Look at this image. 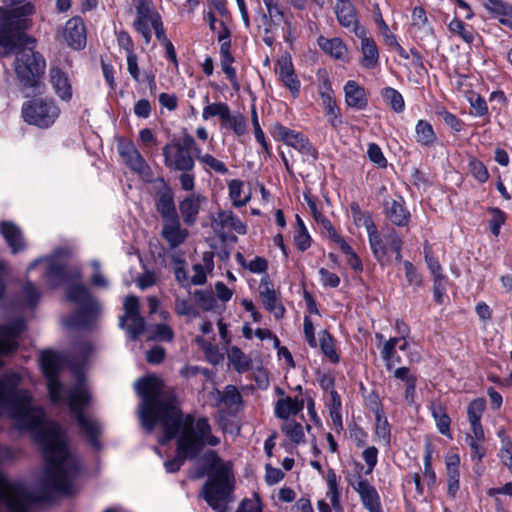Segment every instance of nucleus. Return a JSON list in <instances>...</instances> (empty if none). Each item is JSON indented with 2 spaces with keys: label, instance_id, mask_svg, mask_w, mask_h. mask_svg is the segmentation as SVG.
Masks as SVG:
<instances>
[{
  "label": "nucleus",
  "instance_id": "5fc2aeb1",
  "mask_svg": "<svg viewBox=\"0 0 512 512\" xmlns=\"http://www.w3.org/2000/svg\"><path fill=\"white\" fill-rule=\"evenodd\" d=\"M375 433L377 438L384 444L388 445L390 442V426L383 415V412L380 410L376 411V427Z\"/></svg>",
  "mask_w": 512,
  "mask_h": 512
},
{
  "label": "nucleus",
  "instance_id": "f3484780",
  "mask_svg": "<svg viewBox=\"0 0 512 512\" xmlns=\"http://www.w3.org/2000/svg\"><path fill=\"white\" fill-rule=\"evenodd\" d=\"M384 237L385 241L380 237L377 229H374V231H371L368 234L370 247L372 249L374 256L378 260H382L387 253V246H389L392 250L396 252L397 258H400L401 243L397 235L394 232H392Z\"/></svg>",
  "mask_w": 512,
  "mask_h": 512
},
{
  "label": "nucleus",
  "instance_id": "69168bd1",
  "mask_svg": "<svg viewBox=\"0 0 512 512\" xmlns=\"http://www.w3.org/2000/svg\"><path fill=\"white\" fill-rule=\"evenodd\" d=\"M367 156L369 160L375 164L378 168H386L387 167V159L384 156L381 148L375 144L370 143L367 149Z\"/></svg>",
  "mask_w": 512,
  "mask_h": 512
},
{
  "label": "nucleus",
  "instance_id": "8fccbe9b",
  "mask_svg": "<svg viewBox=\"0 0 512 512\" xmlns=\"http://www.w3.org/2000/svg\"><path fill=\"white\" fill-rule=\"evenodd\" d=\"M351 216L355 225L358 227H364L367 234L376 229L370 214L362 212L356 204L351 205Z\"/></svg>",
  "mask_w": 512,
  "mask_h": 512
},
{
  "label": "nucleus",
  "instance_id": "9d476101",
  "mask_svg": "<svg viewBox=\"0 0 512 512\" xmlns=\"http://www.w3.org/2000/svg\"><path fill=\"white\" fill-rule=\"evenodd\" d=\"M161 23V17L153 3L150 0H138L133 27L141 35L146 44H149L152 39V30Z\"/></svg>",
  "mask_w": 512,
  "mask_h": 512
},
{
  "label": "nucleus",
  "instance_id": "49530a36",
  "mask_svg": "<svg viewBox=\"0 0 512 512\" xmlns=\"http://www.w3.org/2000/svg\"><path fill=\"white\" fill-rule=\"evenodd\" d=\"M157 210L165 221L177 218L173 196L169 192L160 195L157 201Z\"/></svg>",
  "mask_w": 512,
  "mask_h": 512
},
{
  "label": "nucleus",
  "instance_id": "37998d69",
  "mask_svg": "<svg viewBox=\"0 0 512 512\" xmlns=\"http://www.w3.org/2000/svg\"><path fill=\"white\" fill-rule=\"evenodd\" d=\"M221 126L224 129L232 130L237 136H242L247 131L245 117L240 113L232 114L231 111H229L228 116L224 119Z\"/></svg>",
  "mask_w": 512,
  "mask_h": 512
},
{
  "label": "nucleus",
  "instance_id": "bf43d9fd",
  "mask_svg": "<svg viewBox=\"0 0 512 512\" xmlns=\"http://www.w3.org/2000/svg\"><path fill=\"white\" fill-rule=\"evenodd\" d=\"M327 406L334 424L341 425V400L335 390L329 392Z\"/></svg>",
  "mask_w": 512,
  "mask_h": 512
},
{
  "label": "nucleus",
  "instance_id": "a19ab883",
  "mask_svg": "<svg viewBox=\"0 0 512 512\" xmlns=\"http://www.w3.org/2000/svg\"><path fill=\"white\" fill-rule=\"evenodd\" d=\"M484 5L491 15L502 23H505L506 18H512V5L502 0H486Z\"/></svg>",
  "mask_w": 512,
  "mask_h": 512
},
{
  "label": "nucleus",
  "instance_id": "79ce46f5",
  "mask_svg": "<svg viewBox=\"0 0 512 512\" xmlns=\"http://www.w3.org/2000/svg\"><path fill=\"white\" fill-rule=\"evenodd\" d=\"M431 414L436 422V426L439 432L445 436L450 435V417L446 413L444 407L441 404L432 403L430 406Z\"/></svg>",
  "mask_w": 512,
  "mask_h": 512
},
{
  "label": "nucleus",
  "instance_id": "6e6d98bb",
  "mask_svg": "<svg viewBox=\"0 0 512 512\" xmlns=\"http://www.w3.org/2000/svg\"><path fill=\"white\" fill-rule=\"evenodd\" d=\"M228 359L238 372H244L249 368V358L237 347L228 350Z\"/></svg>",
  "mask_w": 512,
  "mask_h": 512
},
{
  "label": "nucleus",
  "instance_id": "4c0bfd02",
  "mask_svg": "<svg viewBox=\"0 0 512 512\" xmlns=\"http://www.w3.org/2000/svg\"><path fill=\"white\" fill-rule=\"evenodd\" d=\"M416 141L422 146H432L437 140L432 125L426 120H419L415 126Z\"/></svg>",
  "mask_w": 512,
  "mask_h": 512
},
{
  "label": "nucleus",
  "instance_id": "4be33fe9",
  "mask_svg": "<svg viewBox=\"0 0 512 512\" xmlns=\"http://www.w3.org/2000/svg\"><path fill=\"white\" fill-rule=\"evenodd\" d=\"M259 295L264 307L276 318L284 315L285 309L279 302L277 294L267 277L262 278L259 284Z\"/></svg>",
  "mask_w": 512,
  "mask_h": 512
},
{
  "label": "nucleus",
  "instance_id": "338daca9",
  "mask_svg": "<svg viewBox=\"0 0 512 512\" xmlns=\"http://www.w3.org/2000/svg\"><path fill=\"white\" fill-rule=\"evenodd\" d=\"M499 458L501 462L512 473V442L506 438L502 439L501 447L499 450Z\"/></svg>",
  "mask_w": 512,
  "mask_h": 512
},
{
  "label": "nucleus",
  "instance_id": "3c124183",
  "mask_svg": "<svg viewBox=\"0 0 512 512\" xmlns=\"http://www.w3.org/2000/svg\"><path fill=\"white\" fill-rule=\"evenodd\" d=\"M448 28L451 33L458 35L466 43H472L475 38L473 29L464 24L458 18L452 19L448 25Z\"/></svg>",
  "mask_w": 512,
  "mask_h": 512
},
{
  "label": "nucleus",
  "instance_id": "c03bdc74",
  "mask_svg": "<svg viewBox=\"0 0 512 512\" xmlns=\"http://www.w3.org/2000/svg\"><path fill=\"white\" fill-rule=\"evenodd\" d=\"M384 102L391 107L396 113H401L405 109V102L401 93L392 88L385 87L381 91Z\"/></svg>",
  "mask_w": 512,
  "mask_h": 512
},
{
  "label": "nucleus",
  "instance_id": "f8f14e48",
  "mask_svg": "<svg viewBox=\"0 0 512 512\" xmlns=\"http://www.w3.org/2000/svg\"><path fill=\"white\" fill-rule=\"evenodd\" d=\"M117 150L131 170L138 173L144 180H151V169L132 141L120 138L117 142Z\"/></svg>",
  "mask_w": 512,
  "mask_h": 512
},
{
  "label": "nucleus",
  "instance_id": "ea45409f",
  "mask_svg": "<svg viewBox=\"0 0 512 512\" xmlns=\"http://www.w3.org/2000/svg\"><path fill=\"white\" fill-rule=\"evenodd\" d=\"M244 183L241 180L233 179L228 183L229 197L236 207L246 205L251 198V192H244Z\"/></svg>",
  "mask_w": 512,
  "mask_h": 512
},
{
  "label": "nucleus",
  "instance_id": "cd10ccee",
  "mask_svg": "<svg viewBox=\"0 0 512 512\" xmlns=\"http://www.w3.org/2000/svg\"><path fill=\"white\" fill-rule=\"evenodd\" d=\"M304 408L303 399H299L298 397H289L285 396L280 399L275 404L274 413L277 418L287 420L297 415Z\"/></svg>",
  "mask_w": 512,
  "mask_h": 512
},
{
  "label": "nucleus",
  "instance_id": "ddd939ff",
  "mask_svg": "<svg viewBox=\"0 0 512 512\" xmlns=\"http://www.w3.org/2000/svg\"><path fill=\"white\" fill-rule=\"evenodd\" d=\"M124 316L120 317V325L126 326L127 333L135 340L145 329L144 318L139 314V300L136 296H127L124 300Z\"/></svg>",
  "mask_w": 512,
  "mask_h": 512
},
{
  "label": "nucleus",
  "instance_id": "5701e85b",
  "mask_svg": "<svg viewBox=\"0 0 512 512\" xmlns=\"http://www.w3.org/2000/svg\"><path fill=\"white\" fill-rule=\"evenodd\" d=\"M277 75L279 80L287 87L294 97L298 96L300 91V81L298 80L292 61L289 57H282L277 62Z\"/></svg>",
  "mask_w": 512,
  "mask_h": 512
},
{
  "label": "nucleus",
  "instance_id": "c9c22d12",
  "mask_svg": "<svg viewBox=\"0 0 512 512\" xmlns=\"http://www.w3.org/2000/svg\"><path fill=\"white\" fill-rule=\"evenodd\" d=\"M326 482L328 486L327 498L335 512H341L342 507L340 503V489L338 485V478L334 470L330 469L326 475Z\"/></svg>",
  "mask_w": 512,
  "mask_h": 512
},
{
  "label": "nucleus",
  "instance_id": "13d9d810",
  "mask_svg": "<svg viewBox=\"0 0 512 512\" xmlns=\"http://www.w3.org/2000/svg\"><path fill=\"white\" fill-rule=\"evenodd\" d=\"M319 338L320 347L324 355L328 357L332 362H338L339 357L335 350V345L332 337L326 331H322L319 334Z\"/></svg>",
  "mask_w": 512,
  "mask_h": 512
},
{
  "label": "nucleus",
  "instance_id": "603ef678",
  "mask_svg": "<svg viewBox=\"0 0 512 512\" xmlns=\"http://www.w3.org/2000/svg\"><path fill=\"white\" fill-rule=\"evenodd\" d=\"M297 229L294 235V243L296 247L301 250H307L311 245V237L305 227L303 220L296 215Z\"/></svg>",
  "mask_w": 512,
  "mask_h": 512
},
{
  "label": "nucleus",
  "instance_id": "aec40b11",
  "mask_svg": "<svg viewBox=\"0 0 512 512\" xmlns=\"http://www.w3.org/2000/svg\"><path fill=\"white\" fill-rule=\"evenodd\" d=\"M23 329L24 322L21 319L0 326V356L16 349L18 337Z\"/></svg>",
  "mask_w": 512,
  "mask_h": 512
},
{
  "label": "nucleus",
  "instance_id": "39448f33",
  "mask_svg": "<svg viewBox=\"0 0 512 512\" xmlns=\"http://www.w3.org/2000/svg\"><path fill=\"white\" fill-rule=\"evenodd\" d=\"M205 465L208 468V481L204 486V497L214 510L226 512L234 485L232 463L223 461L213 451L205 455Z\"/></svg>",
  "mask_w": 512,
  "mask_h": 512
},
{
  "label": "nucleus",
  "instance_id": "c85d7f7f",
  "mask_svg": "<svg viewBox=\"0 0 512 512\" xmlns=\"http://www.w3.org/2000/svg\"><path fill=\"white\" fill-rule=\"evenodd\" d=\"M345 103L352 108L362 110L367 106L365 89L356 81L349 80L344 85Z\"/></svg>",
  "mask_w": 512,
  "mask_h": 512
},
{
  "label": "nucleus",
  "instance_id": "f03ea898",
  "mask_svg": "<svg viewBox=\"0 0 512 512\" xmlns=\"http://www.w3.org/2000/svg\"><path fill=\"white\" fill-rule=\"evenodd\" d=\"M135 389L141 397L138 416L142 427L151 433L160 426L163 435L160 444L164 445L177 437L176 457L164 463L169 473L176 472L185 459L196 456L205 445L216 446L220 439L211 433L207 419L196 422L190 415L183 416L175 401L164 391L162 380L156 375H148L135 383Z\"/></svg>",
  "mask_w": 512,
  "mask_h": 512
},
{
  "label": "nucleus",
  "instance_id": "c756f323",
  "mask_svg": "<svg viewBox=\"0 0 512 512\" xmlns=\"http://www.w3.org/2000/svg\"><path fill=\"white\" fill-rule=\"evenodd\" d=\"M320 98L328 122L333 127H337L341 124L340 112L334 99V92L329 85L325 84L324 88L320 91Z\"/></svg>",
  "mask_w": 512,
  "mask_h": 512
},
{
  "label": "nucleus",
  "instance_id": "f704fd0d",
  "mask_svg": "<svg viewBox=\"0 0 512 512\" xmlns=\"http://www.w3.org/2000/svg\"><path fill=\"white\" fill-rule=\"evenodd\" d=\"M326 482L328 486L327 498L335 512H341L342 507L340 503V489L338 485V478L334 470L330 469L326 475Z\"/></svg>",
  "mask_w": 512,
  "mask_h": 512
},
{
  "label": "nucleus",
  "instance_id": "680f3d73",
  "mask_svg": "<svg viewBox=\"0 0 512 512\" xmlns=\"http://www.w3.org/2000/svg\"><path fill=\"white\" fill-rule=\"evenodd\" d=\"M261 2L264 4L267 15L272 22L279 23L283 20L284 14L279 0H261Z\"/></svg>",
  "mask_w": 512,
  "mask_h": 512
},
{
  "label": "nucleus",
  "instance_id": "774afa93",
  "mask_svg": "<svg viewBox=\"0 0 512 512\" xmlns=\"http://www.w3.org/2000/svg\"><path fill=\"white\" fill-rule=\"evenodd\" d=\"M237 512H262V503L257 494H254L251 498L244 499Z\"/></svg>",
  "mask_w": 512,
  "mask_h": 512
},
{
  "label": "nucleus",
  "instance_id": "a878e982",
  "mask_svg": "<svg viewBox=\"0 0 512 512\" xmlns=\"http://www.w3.org/2000/svg\"><path fill=\"white\" fill-rule=\"evenodd\" d=\"M317 44L320 49L335 60L347 61L348 48L341 38L319 36Z\"/></svg>",
  "mask_w": 512,
  "mask_h": 512
},
{
  "label": "nucleus",
  "instance_id": "0e129e2a",
  "mask_svg": "<svg viewBox=\"0 0 512 512\" xmlns=\"http://www.w3.org/2000/svg\"><path fill=\"white\" fill-rule=\"evenodd\" d=\"M324 227L327 229L328 237L333 241L342 252H350V245L345 239L333 228L328 220L322 219Z\"/></svg>",
  "mask_w": 512,
  "mask_h": 512
},
{
  "label": "nucleus",
  "instance_id": "6ab92c4d",
  "mask_svg": "<svg viewBox=\"0 0 512 512\" xmlns=\"http://www.w3.org/2000/svg\"><path fill=\"white\" fill-rule=\"evenodd\" d=\"M350 485L359 494L368 512H382L379 494L367 480L361 478L351 480Z\"/></svg>",
  "mask_w": 512,
  "mask_h": 512
},
{
  "label": "nucleus",
  "instance_id": "2f4dec72",
  "mask_svg": "<svg viewBox=\"0 0 512 512\" xmlns=\"http://www.w3.org/2000/svg\"><path fill=\"white\" fill-rule=\"evenodd\" d=\"M0 232L6 240L8 246L11 248L12 253L22 251L25 243L20 229L11 222H2L0 224Z\"/></svg>",
  "mask_w": 512,
  "mask_h": 512
},
{
  "label": "nucleus",
  "instance_id": "72a5a7b5",
  "mask_svg": "<svg viewBox=\"0 0 512 512\" xmlns=\"http://www.w3.org/2000/svg\"><path fill=\"white\" fill-rule=\"evenodd\" d=\"M386 215L395 225L404 226L408 223L409 213L401 201L388 200L385 203Z\"/></svg>",
  "mask_w": 512,
  "mask_h": 512
},
{
  "label": "nucleus",
  "instance_id": "20e7f679",
  "mask_svg": "<svg viewBox=\"0 0 512 512\" xmlns=\"http://www.w3.org/2000/svg\"><path fill=\"white\" fill-rule=\"evenodd\" d=\"M63 367L62 357L53 351L41 354V368L46 378L49 399L54 405H67L76 417L78 426L88 438L91 445L98 448L97 437L101 432L100 423L83 414L82 410L89 403L90 393L82 374L75 373V385L66 389L59 381V373Z\"/></svg>",
  "mask_w": 512,
  "mask_h": 512
},
{
  "label": "nucleus",
  "instance_id": "6e6552de",
  "mask_svg": "<svg viewBox=\"0 0 512 512\" xmlns=\"http://www.w3.org/2000/svg\"><path fill=\"white\" fill-rule=\"evenodd\" d=\"M68 250L57 249L48 257L39 258L28 266V272L35 268L43 270V279L48 287L54 289L68 281V273L66 271V258Z\"/></svg>",
  "mask_w": 512,
  "mask_h": 512
},
{
  "label": "nucleus",
  "instance_id": "473e14b6",
  "mask_svg": "<svg viewBox=\"0 0 512 512\" xmlns=\"http://www.w3.org/2000/svg\"><path fill=\"white\" fill-rule=\"evenodd\" d=\"M215 404L223 403L228 409H237L241 403V395L235 386L229 385L223 392L215 389L210 392Z\"/></svg>",
  "mask_w": 512,
  "mask_h": 512
},
{
  "label": "nucleus",
  "instance_id": "1a4fd4ad",
  "mask_svg": "<svg viewBox=\"0 0 512 512\" xmlns=\"http://www.w3.org/2000/svg\"><path fill=\"white\" fill-rule=\"evenodd\" d=\"M195 141L192 136H185L182 140H174L163 148L165 165L177 171H189L194 167V160L190 149Z\"/></svg>",
  "mask_w": 512,
  "mask_h": 512
},
{
  "label": "nucleus",
  "instance_id": "b1692460",
  "mask_svg": "<svg viewBox=\"0 0 512 512\" xmlns=\"http://www.w3.org/2000/svg\"><path fill=\"white\" fill-rule=\"evenodd\" d=\"M410 32L420 39L433 35V27L428 20L426 11L420 6L412 10Z\"/></svg>",
  "mask_w": 512,
  "mask_h": 512
},
{
  "label": "nucleus",
  "instance_id": "393cba45",
  "mask_svg": "<svg viewBox=\"0 0 512 512\" xmlns=\"http://www.w3.org/2000/svg\"><path fill=\"white\" fill-rule=\"evenodd\" d=\"M335 14L340 25L351 29L354 33L355 28H363L358 25L357 15L351 0H336Z\"/></svg>",
  "mask_w": 512,
  "mask_h": 512
},
{
  "label": "nucleus",
  "instance_id": "a18cd8bd",
  "mask_svg": "<svg viewBox=\"0 0 512 512\" xmlns=\"http://www.w3.org/2000/svg\"><path fill=\"white\" fill-rule=\"evenodd\" d=\"M229 111V106L224 102L208 103L203 108L202 118L207 121L213 117H218L222 124L224 119L228 116Z\"/></svg>",
  "mask_w": 512,
  "mask_h": 512
},
{
  "label": "nucleus",
  "instance_id": "7c9ffc66",
  "mask_svg": "<svg viewBox=\"0 0 512 512\" xmlns=\"http://www.w3.org/2000/svg\"><path fill=\"white\" fill-rule=\"evenodd\" d=\"M162 236L171 247H177L188 237V231L181 228L178 218H171L165 221L162 230Z\"/></svg>",
  "mask_w": 512,
  "mask_h": 512
},
{
  "label": "nucleus",
  "instance_id": "2eb2a0df",
  "mask_svg": "<svg viewBox=\"0 0 512 512\" xmlns=\"http://www.w3.org/2000/svg\"><path fill=\"white\" fill-rule=\"evenodd\" d=\"M274 136L304 155L311 156L314 159L317 157L315 149L302 133L282 125H276L274 127Z\"/></svg>",
  "mask_w": 512,
  "mask_h": 512
},
{
  "label": "nucleus",
  "instance_id": "a211bd4d",
  "mask_svg": "<svg viewBox=\"0 0 512 512\" xmlns=\"http://www.w3.org/2000/svg\"><path fill=\"white\" fill-rule=\"evenodd\" d=\"M399 350L409 349L408 357L411 362H417L420 360V354L417 351H411L408 346V342L403 338H390L387 340L381 350V356L385 362L387 369H392L396 364L400 363V358L393 360V355L396 354V347Z\"/></svg>",
  "mask_w": 512,
  "mask_h": 512
},
{
  "label": "nucleus",
  "instance_id": "9b49d317",
  "mask_svg": "<svg viewBox=\"0 0 512 512\" xmlns=\"http://www.w3.org/2000/svg\"><path fill=\"white\" fill-rule=\"evenodd\" d=\"M67 298L79 308L81 319L77 323L78 325L87 326L100 313V304L91 297L86 286L82 284L71 286L67 292Z\"/></svg>",
  "mask_w": 512,
  "mask_h": 512
},
{
  "label": "nucleus",
  "instance_id": "423d86ee",
  "mask_svg": "<svg viewBox=\"0 0 512 512\" xmlns=\"http://www.w3.org/2000/svg\"><path fill=\"white\" fill-rule=\"evenodd\" d=\"M42 498L23 483L9 480L0 473V512H29L31 505Z\"/></svg>",
  "mask_w": 512,
  "mask_h": 512
},
{
  "label": "nucleus",
  "instance_id": "4468645a",
  "mask_svg": "<svg viewBox=\"0 0 512 512\" xmlns=\"http://www.w3.org/2000/svg\"><path fill=\"white\" fill-rule=\"evenodd\" d=\"M355 35L360 41V65L365 69H375L379 65V50L375 40L367 35L365 28H355Z\"/></svg>",
  "mask_w": 512,
  "mask_h": 512
},
{
  "label": "nucleus",
  "instance_id": "052dcab7",
  "mask_svg": "<svg viewBox=\"0 0 512 512\" xmlns=\"http://www.w3.org/2000/svg\"><path fill=\"white\" fill-rule=\"evenodd\" d=\"M149 339L158 341H171L174 333L166 324H158L148 329Z\"/></svg>",
  "mask_w": 512,
  "mask_h": 512
},
{
  "label": "nucleus",
  "instance_id": "58836bf2",
  "mask_svg": "<svg viewBox=\"0 0 512 512\" xmlns=\"http://www.w3.org/2000/svg\"><path fill=\"white\" fill-rule=\"evenodd\" d=\"M40 297L41 293L36 285L31 281H27L20 291L19 302L24 308H33L39 302Z\"/></svg>",
  "mask_w": 512,
  "mask_h": 512
},
{
  "label": "nucleus",
  "instance_id": "0eeeda50",
  "mask_svg": "<svg viewBox=\"0 0 512 512\" xmlns=\"http://www.w3.org/2000/svg\"><path fill=\"white\" fill-rule=\"evenodd\" d=\"M21 113L29 125L46 129L56 122L61 110L51 98H34L23 104Z\"/></svg>",
  "mask_w": 512,
  "mask_h": 512
},
{
  "label": "nucleus",
  "instance_id": "864d4df0",
  "mask_svg": "<svg viewBox=\"0 0 512 512\" xmlns=\"http://www.w3.org/2000/svg\"><path fill=\"white\" fill-rule=\"evenodd\" d=\"M233 216L234 214L231 211H219L212 222L214 231L219 235H223L231 227Z\"/></svg>",
  "mask_w": 512,
  "mask_h": 512
},
{
  "label": "nucleus",
  "instance_id": "e2e57ef3",
  "mask_svg": "<svg viewBox=\"0 0 512 512\" xmlns=\"http://www.w3.org/2000/svg\"><path fill=\"white\" fill-rule=\"evenodd\" d=\"M486 402L482 398H478L470 402L467 408V415L469 423L480 422L482 414L485 410Z\"/></svg>",
  "mask_w": 512,
  "mask_h": 512
},
{
  "label": "nucleus",
  "instance_id": "e433bc0d",
  "mask_svg": "<svg viewBox=\"0 0 512 512\" xmlns=\"http://www.w3.org/2000/svg\"><path fill=\"white\" fill-rule=\"evenodd\" d=\"M205 20L209 23L210 29L217 34L220 46L224 43L230 45V32L226 26L224 18L217 19L212 12L205 15Z\"/></svg>",
  "mask_w": 512,
  "mask_h": 512
},
{
  "label": "nucleus",
  "instance_id": "4d7b16f0",
  "mask_svg": "<svg viewBox=\"0 0 512 512\" xmlns=\"http://www.w3.org/2000/svg\"><path fill=\"white\" fill-rule=\"evenodd\" d=\"M282 431L293 443H300L304 439V431L301 424L294 421H286L282 425Z\"/></svg>",
  "mask_w": 512,
  "mask_h": 512
},
{
  "label": "nucleus",
  "instance_id": "09e8293b",
  "mask_svg": "<svg viewBox=\"0 0 512 512\" xmlns=\"http://www.w3.org/2000/svg\"><path fill=\"white\" fill-rule=\"evenodd\" d=\"M204 265L202 264H194L193 265V275L191 277V283L193 285H202L206 282L207 271H211L213 268V263L211 256L205 255L203 258Z\"/></svg>",
  "mask_w": 512,
  "mask_h": 512
},
{
  "label": "nucleus",
  "instance_id": "f257e3e1",
  "mask_svg": "<svg viewBox=\"0 0 512 512\" xmlns=\"http://www.w3.org/2000/svg\"><path fill=\"white\" fill-rule=\"evenodd\" d=\"M22 375L7 372L0 376V416L10 418L19 429L31 431L46 459L43 485L47 490L69 494L77 486L79 463L67 446L62 429L45 421L44 409L32 404V394L21 387Z\"/></svg>",
  "mask_w": 512,
  "mask_h": 512
},
{
  "label": "nucleus",
  "instance_id": "de8ad7c7",
  "mask_svg": "<svg viewBox=\"0 0 512 512\" xmlns=\"http://www.w3.org/2000/svg\"><path fill=\"white\" fill-rule=\"evenodd\" d=\"M220 58H221V68L225 73L226 77L233 83L236 82V70L233 68L232 63L234 62V58L230 53V45H226L225 43L220 46Z\"/></svg>",
  "mask_w": 512,
  "mask_h": 512
},
{
  "label": "nucleus",
  "instance_id": "412c9836",
  "mask_svg": "<svg viewBox=\"0 0 512 512\" xmlns=\"http://www.w3.org/2000/svg\"><path fill=\"white\" fill-rule=\"evenodd\" d=\"M63 37L73 49L84 48L86 45V30L83 20L79 17L68 20L64 27Z\"/></svg>",
  "mask_w": 512,
  "mask_h": 512
},
{
  "label": "nucleus",
  "instance_id": "dca6fc26",
  "mask_svg": "<svg viewBox=\"0 0 512 512\" xmlns=\"http://www.w3.org/2000/svg\"><path fill=\"white\" fill-rule=\"evenodd\" d=\"M49 83L55 95L62 102H70L73 97V86L69 75L58 67H52L49 72Z\"/></svg>",
  "mask_w": 512,
  "mask_h": 512
},
{
  "label": "nucleus",
  "instance_id": "7ed1b4c3",
  "mask_svg": "<svg viewBox=\"0 0 512 512\" xmlns=\"http://www.w3.org/2000/svg\"><path fill=\"white\" fill-rule=\"evenodd\" d=\"M29 3L8 12L0 27V55L15 53L14 70L21 84L26 88L40 90L44 85V58L34 51V42L25 33L30 22L27 16L33 13Z\"/></svg>",
  "mask_w": 512,
  "mask_h": 512
},
{
  "label": "nucleus",
  "instance_id": "bb28decb",
  "mask_svg": "<svg viewBox=\"0 0 512 512\" xmlns=\"http://www.w3.org/2000/svg\"><path fill=\"white\" fill-rule=\"evenodd\" d=\"M205 198L199 194H191L185 197L179 204V211L183 221L192 225L196 222L197 215L200 211Z\"/></svg>",
  "mask_w": 512,
  "mask_h": 512
}]
</instances>
